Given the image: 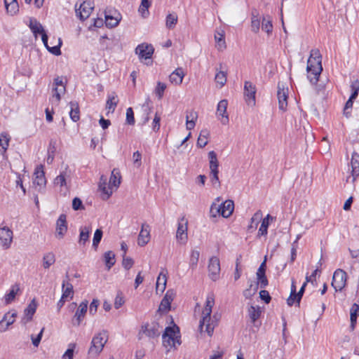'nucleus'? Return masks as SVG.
Returning a JSON list of instances; mask_svg holds the SVG:
<instances>
[{
	"mask_svg": "<svg viewBox=\"0 0 359 359\" xmlns=\"http://www.w3.org/2000/svg\"><path fill=\"white\" fill-rule=\"evenodd\" d=\"M163 344L168 348V351L171 348H176L181 344L180 330L176 325L173 327H167L162 336Z\"/></svg>",
	"mask_w": 359,
	"mask_h": 359,
	"instance_id": "obj_3",
	"label": "nucleus"
},
{
	"mask_svg": "<svg viewBox=\"0 0 359 359\" xmlns=\"http://www.w3.org/2000/svg\"><path fill=\"white\" fill-rule=\"evenodd\" d=\"M88 301L85 300L82 302L77 309L74 318H72V324L74 326H79L82 320H83L85 315L88 310Z\"/></svg>",
	"mask_w": 359,
	"mask_h": 359,
	"instance_id": "obj_15",
	"label": "nucleus"
},
{
	"mask_svg": "<svg viewBox=\"0 0 359 359\" xmlns=\"http://www.w3.org/2000/svg\"><path fill=\"white\" fill-rule=\"evenodd\" d=\"M199 256H200V252L198 250H191L190 257H189V268L191 269L192 270H194L196 269Z\"/></svg>",
	"mask_w": 359,
	"mask_h": 359,
	"instance_id": "obj_43",
	"label": "nucleus"
},
{
	"mask_svg": "<svg viewBox=\"0 0 359 359\" xmlns=\"http://www.w3.org/2000/svg\"><path fill=\"white\" fill-rule=\"evenodd\" d=\"M121 183V175L117 169H114L111 171V175L109 179V187H111V190L114 188L117 189Z\"/></svg>",
	"mask_w": 359,
	"mask_h": 359,
	"instance_id": "obj_36",
	"label": "nucleus"
},
{
	"mask_svg": "<svg viewBox=\"0 0 359 359\" xmlns=\"http://www.w3.org/2000/svg\"><path fill=\"white\" fill-rule=\"evenodd\" d=\"M248 315L251 321L255 323L260 317L261 310L259 306H250L248 309Z\"/></svg>",
	"mask_w": 359,
	"mask_h": 359,
	"instance_id": "obj_44",
	"label": "nucleus"
},
{
	"mask_svg": "<svg viewBox=\"0 0 359 359\" xmlns=\"http://www.w3.org/2000/svg\"><path fill=\"white\" fill-rule=\"evenodd\" d=\"M215 41L217 43V47L219 50H223L226 48L224 37L222 34H218V35L215 36Z\"/></svg>",
	"mask_w": 359,
	"mask_h": 359,
	"instance_id": "obj_56",
	"label": "nucleus"
},
{
	"mask_svg": "<svg viewBox=\"0 0 359 359\" xmlns=\"http://www.w3.org/2000/svg\"><path fill=\"white\" fill-rule=\"evenodd\" d=\"M69 177L66 171L60 172V174L54 179V184L55 186L64 187L67 184V178Z\"/></svg>",
	"mask_w": 359,
	"mask_h": 359,
	"instance_id": "obj_49",
	"label": "nucleus"
},
{
	"mask_svg": "<svg viewBox=\"0 0 359 359\" xmlns=\"http://www.w3.org/2000/svg\"><path fill=\"white\" fill-rule=\"evenodd\" d=\"M91 232V228L90 226H81L80 228V234H79V245H85L87 241H88L89 239V235Z\"/></svg>",
	"mask_w": 359,
	"mask_h": 359,
	"instance_id": "obj_37",
	"label": "nucleus"
},
{
	"mask_svg": "<svg viewBox=\"0 0 359 359\" xmlns=\"http://www.w3.org/2000/svg\"><path fill=\"white\" fill-rule=\"evenodd\" d=\"M219 206L221 210V215L225 218L230 217L234 210V203L231 200H226Z\"/></svg>",
	"mask_w": 359,
	"mask_h": 359,
	"instance_id": "obj_24",
	"label": "nucleus"
},
{
	"mask_svg": "<svg viewBox=\"0 0 359 359\" xmlns=\"http://www.w3.org/2000/svg\"><path fill=\"white\" fill-rule=\"evenodd\" d=\"M142 108L145 113L147 114V117L145 119V121H148L149 119V114L151 111L152 109V102L150 98L148 97H147L144 103L142 104Z\"/></svg>",
	"mask_w": 359,
	"mask_h": 359,
	"instance_id": "obj_54",
	"label": "nucleus"
},
{
	"mask_svg": "<svg viewBox=\"0 0 359 359\" xmlns=\"http://www.w3.org/2000/svg\"><path fill=\"white\" fill-rule=\"evenodd\" d=\"M102 237V231L101 229H97L94 233L93 239V246L96 248L100 243Z\"/></svg>",
	"mask_w": 359,
	"mask_h": 359,
	"instance_id": "obj_57",
	"label": "nucleus"
},
{
	"mask_svg": "<svg viewBox=\"0 0 359 359\" xmlns=\"http://www.w3.org/2000/svg\"><path fill=\"white\" fill-rule=\"evenodd\" d=\"M266 259L260 264L257 271V279L262 288H265L268 285V280L265 275Z\"/></svg>",
	"mask_w": 359,
	"mask_h": 359,
	"instance_id": "obj_23",
	"label": "nucleus"
},
{
	"mask_svg": "<svg viewBox=\"0 0 359 359\" xmlns=\"http://www.w3.org/2000/svg\"><path fill=\"white\" fill-rule=\"evenodd\" d=\"M99 188L102 191V198L103 200H107L113 193V190H111V187H109V184L107 187L106 179L104 180L103 176L101 177Z\"/></svg>",
	"mask_w": 359,
	"mask_h": 359,
	"instance_id": "obj_27",
	"label": "nucleus"
},
{
	"mask_svg": "<svg viewBox=\"0 0 359 359\" xmlns=\"http://www.w3.org/2000/svg\"><path fill=\"white\" fill-rule=\"evenodd\" d=\"M167 283V277L166 275L161 272L158 277L157 278L156 284V290L158 292V291L163 292L166 286Z\"/></svg>",
	"mask_w": 359,
	"mask_h": 359,
	"instance_id": "obj_39",
	"label": "nucleus"
},
{
	"mask_svg": "<svg viewBox=\"0 0 359 359\" xmlns=\"http://www.w3.org/2000/svg\"><path fill=\"white\" fill-rule=\"evenodd\" d=\"M121 15L115 11V15H111L107 13L105 14V23L106 25L109 27H116L120 20H121Z\"/></svg>",
	"mask_w": 359,
	"mask_h": 359,
	"instance_id": "obj_31",
	"label": "nucleus"
},
{
	"mask_svg": "<svg viewBox=\"0 0 359 359\" xmlns=\"http://www.w3.org/2000/svg\"><path fill=\"white\" fill-rule=\"evenodd\" d=\"M219 69L216 68V75L215 77V82L219 85V87L222 88L224 86L226 82V72L222 70V64L220 63L219 65Z\"/></svg>",
	"mask_w": 359,
	"mask_h": 359,
	"instance_id": "obj_28",
	"label": "nucleus"
},
{
	"mask_svg": "<svg viewBox=\"0 0 359 359\" xmlns=\"http://www.w3.org/2000/svg\"><path fill=\"white\" fill-rule=\"evenodd\" d=\"M351 167L353 177L352 182L354 183L359 177V154L355 151H353L351 156Z\"/></svg>",
	"mask_w": 359,
	"mask_h": 359,
	"instance_id": "obj_22",
	"label": "nucleus"
},
{
	"mask_svg": "<svg viewBox=\"0 0 359 359\" xmlns=\"http://www.w3.org/2000/svg\"><path fill=\"white\" fill-rule=\"evenodd\" d=\"M208 269V276L212 280L216 281L219 278L221 268L219 259L217 257L213 256L210 258Z\"/></svg>",
	"mask_w": 359,
	"mask_h": 359,
	"instance_id": "obj_8",
	"label": "nucleus"
},
{
	"mask_svg": "<svg viewBox=\"0 0 359 359\" xmlns=\"http://www.w3.org/2000/svg\"><path fill=\"white\" fill-rule=\"evenodd\" d=\"M69 106L71 109L69 111L70 118L73 121L76 122L80 118L79 104L76 102H70Z\"/></svg>",
	"mask_w": 359,
	"mask_h": 359,
	"instance_id": "obj_40",
	"label": "nucleus"
},
{
	"mask_svg": "<svg viewBox=\"0 0 359 359\" xmlns=\"http://www.w3.org/2000/svg\"><path fill=\"white\" fill-rule=\"evenodd\" d=\"M126 123L129 125L135 124V118H134V112L131 107H129L126 109Z\"/></svg>",
	"mask_w": 359,
	"mask_h": 359,
	"instance_id": "obj_59",
	"label": "nucleus"
},
{
	"mask_svg": "<svg viewBox=\"0 0 359 359\" xmlns=\"http://www.w3.org/2000/svg\"><path fill=\"white\" fill-rule=\"evenodd\" d=\"M75 344H70L69 348L62 355L63 359H73Z\"/></svg>",
	"mask_w": 359,
	"mask_h": 359,
	"instance_id": "obj_60",
	"label": "nucleus"
},
{
	"mask_svg": "<svg viewBox=\"0 0 359 359\" xmlns=\"http://www.w3.org/2000/svg\"><path fill=\"white\" fill-rule=\"evenodd\" d=\"M210 135V133L208 130H202L199 134L197 140V147L200 148L205 147L208 144V138Z\"/></svg>",
	"mask_w": 359,
	"mask_h": 359,
	"instance_id": "obj_41",
	"label": "nucleus"
},
{
	"mask_svg": "<svg viewBox=\"0 0 359 359\" xmlns=\"http://www.w3.org/2000/svg\"><path fill=\"white\" fill-rule=\"evenodd\" d=\"M210 182L215 188H220L221 182L217 175L210 174Z\"/></svg>",
	"mask_w": 359,
	"mask_h": 359,
	"instance_id": "obj_63",
	"label": "nucleus"
},
{
	"mask_svg": "<svg viewBox=\"0 0 359 359\" xmlns=\"http://www.w3.org/2000/svg\"><path fill=\"white\" fill-rule=\"evenodd\" d=\"M9 139L6 135H1L0 136V150L5 152L8 147Z\"/></svg>",
	"mask_w": 359,
	"mask_h": 359,
	"instance_id": "obj_58",
	"label": "nucleus"
},
{
	"mask_svg": "<svg viewBox=\"0 0 359 359\" xmlns=\"http://www.w3.org/2000/svg\"><path fill=\"white\" fill-rule=\"evenodd\" d=\"M177 15L175 13H170L166 16L165 25L168 29H173L177 22Z\"/></svg>",
	"mask_w": 359,
	"mask_h": 359,
	"instance_id": "obj_50",
	"label": "nucleus"
},
{
	"mask_svg": "<svg viewBox=\"0 0 359 359\" xmlns=\"http://www.w3.org/2000/svg\"><path fill=\"white\" fill-rule=\"evenodd\" d=\"M272 219L270 215H267L262 221L261 226L258 231V236H266L268 232L269 219Z\"/></svg>",
	"mask_w": 359,
	"mask_h": 359,
	"instance_id": "obj_42",
	"label": "nucleus"
},
{
	"mask_svg": "<svg viewBox=\"0 0 359 359\" xmlns=\"http://www.w3.org/2000/svg\"><path fill=\"white\" fill-rule=\"evenodd\" d=\"M67 231V224L66 215L62 214L58 217L56 222L55 236L58 239H62Z\"/></svg>",
	"mask_w": 359,
	"mask_h": 359,
	"instance_id": "obj_19",
	"label": "nucleus"
},
{
	"mask_svg": "<svg viewBox=\"0 0 359 359\" xmlns=\"http://www.w3.org/2000/svg\"><path fill=\"white\" fill-rule=\"evenodd\" d=\"M262 29L268 34H271L273 30L272 20L270 16H264L262 18Z\"/></svg>",
	"mask_w": 359,
	"mask_h": 359,
	"instance_id": "obj_45",
	"label": "nucleus"
},
{
	"mask_svg": "<svg viewBox=\"0 0 359 359\" xmlns=\"http://www.w3.org/2000/svg\"><path fill=\"white\" fill-rule=\"evenodd\" d=\"M176 238L180 244H185L187 241V221L182 217L178 222Z\"/></svg>",
	"mask_w": 359,
	"mask_h": 359,
	"instance_id": "obj_13",
	"label": "nucleus"
},
{
	"mask_svg": "<svg viewBox=\"0 0 359 359\" xmlns=\"http://www.w3.org/2000/svg\"><path fill=\"white\" fill-rule=\"evenodd\" d=\"M37 302L33 299L24 310V316L21 319V323L26 325L32 320L33 316L36 313L37 308Z\"/></svg>",
	"mask_w": 359,
	"mask_h": 359,
	"instance_id": "obj_18",
	"label": "nucleus"
},
{
	"mask_svg": "<svg viewBox=\"0 0 359 359\" xmlns=\"http://www.w3.org/2000/svg\"><path fill=\"white\" fill-rule=\"evenodd\" d=\"M108 332L107 330H102L96 334L92 339L90 346L88 350V355L91 357H97L102 351L104 345L108 341Z\"/></svg>",
	"mask_w": 359,
	"mask_h": 359,
	"instance_id": "obj_4",
	"label": "nucleus"
},
{
	"mask_svg": "<svg viewBox=\"0 0 359 359\" xmlns=\"http://www.w3.org/2000/svg\"><path fill=\"white\" fill-rule=\"evenodd\" d=\"M55 262V256L51 252H47L43 255L42 259V266L45 269L50 268Z\"/></svg>",
	"mask_w": 359,
	"mask_h": 359,
	"instance_id": "obj_38",
	"label": "nucleus"
},
{
	"mask_svg": "<svg viewBox=\"0 0 359 359\" xmlns=\"http://www.w3.org/2000/svg\"><path fill=\"white\" fill-rule=\"evenodd\" d=\"M174 292L171 290H168L161 300L158 311L161 312H168L170 309V304L174 299Z\"/></svg>",
	"mask_w": 359,
	"mask_h": 359,
	"instance_id": "obj_20",
	"label": "nucleus"
},
{
	"mask_svg": "<svg viewBox=\"0 0 359 359\" xmlns=\"http://www.w3.org/2000/svg\"><path fill=\"white\" fill-rule=\"evenodd\" d=\"M150 239V226L147 224H142L141 231L137 238V243L140 246H144Z\"/></svg>",
	"mask_w": 359,
	"mask_h": 359,
	"instance_id": "obj_21",
	"label": "nucleus"
},
{
	"mask_svg": "<svg viewBox=\"0 0 359 359\" xmlns=\"http://www.w3.org/2000/svg\"><path fill=\"white\" fill-rule=\"evenodd\" d=\"M351 89L352 91L351 95V98H356L359 93V81L358 79H355L351 82Z\"/></svg>",
	"mask_w": 359,
	"mask_h": 359,
	"instance_id": "obj_55",
	"label": "nucleus"
},
{
	"mask_svg": "<svg viewBox=\"0 0 359 359\" xmlns=\"http://www.w3.org/2000/svg\"><path fill=\"white\" fill-rule=\"evenodd\" d=\"M198 118V113L194 110H190L187 111L186 116V128L187 130H191L194 128L196 126V121Z\"/></svg>",
	"mask_w": 359,
	"mask_h": 359,
	"instance_id": "obj_26",
	"label": "nucleus"
},
{
	"mask_svg": "<svg viewBox=\"0 0 359 359\" xmlns=\"http://www.w3.org/2000/svg\"><path fill=\"white\" fill-rule=\"evenodd\" d=\"M166 87L167 86L165 83L160 81L157 82V85L155 88L154 93L159 100H161L163 97Z\"/></svg>",
	"mask_w": 359,
	"mask_h": 359,
	"instance_id": "obj_53",
	"label": "nucleus"
},
{
	"mask_svg": "<svg viewBox=\"0 0 359 359\" xmlns=\"http://www.w3.org/2000/svg\"><path fill=\"white\" fill-rule=\"evenodd\" d=\"M347 274L340 269H337L332 276V286L336 292L341 291L346 284Z\"/></svg>",
	"mask_w": 359,
	"mask_h": 359,
	"instance_id": "obj_7",
	"label": "nucleus"
},
{
	"mask_svg": "<svg viewBox=\"0 0 359 359\" xmlns=\"http://www.w3.org/2000/svg\"><path fill=\"white\" fill-rule=\"evenodd\" d=\"M29 27L36 37L38 34L43 35L46 33L42 25L35 19H30Z\"/></svg>",
	"mask_w": 359,
	"mask_h": 359,
	"instance_id": "obj_33",
	"label": "nucleus"
},
{
	"mask_svg": "<svg viewBox=\"0 0 359 359\" xmlns=\"http://www.w3.org/2000/svg\"><path fill=\"white\" fill-rule=\"evenodd\" d=\"M118 103L117 97L115 95H109L107 100L106 109L109 112H114Z\"/></svg>",
	"mask_w": 359,
	"mask_h": 359,
	"instance_id": "obj_48",
	"label": "nucleus"
},
{
	"mask_svg": "<svg viewBox=\"0 0 359 359\" xmlns=\"http://www.w3.org/2000/svg\"><path fill=\"white\" fill-rule=\"evenodd\" d=\"M134 261L130 257H126V256L123 255V262L122 265L123 268L126 270H129L133 266Z\"/></svg>",
	"mask_w": 359,
	"mask_h": 359,
	"instance_id": "obj_62",
	"label": "nucleus"
},
{
	"mask_svg": "<svg viewBox=\"0 0 359 359\" xmlns=\"http://www.w3.org/2000/svg\"><path fill=\"white\" fill-rule=\"evenodd\" d=\"M160 326L157 323H152L151 324H145L141 327L138 334L139 339H142L144 336L149 338H156L161 334Z\"/></svg>",
	"mask_w": 359,
	"mask_h": 359,
	"instance_id": "obj_5",
	"label": "nucleus"
},
{
	"mask_svg": "<svg viewBox=\"0 0 359 359\" xmlns=\"http://www.w3.org/2000/svg\"><path fill=\"white\" fill-rule=\"evenodd\" d=\"M228 101L222 100L219 102L217 107L216 116L223 125L228 124L229 121V115L226 112Z\"/></svg>",
	"mask_w": 359,
	"mask_h": 359,
	"instance_id": "obj_12",
	"label": "nucleus"
},
{
	"mask_svg": "<svg viewBox=\"0 0 359 359\" xmlns=\"http://www.w3.org/2000/svg\"><path fill=\"white\" fill-rule=\"evenodd\" d=\"M260 28V19L258 15H255L254 13L252 14L251 18V29L255 33H258Z\"/></svg>",
	"mask_w": 359,
	"mask_h": 359,
	"instance_id": "obj_51",
	"label": "nucleus"
},
{
	"mask_svg": "<svg viewBox=\"0 0 359 359\" xmlns=\"http://www.w3.org/2000/svg\"><path fill=\"white\" fill-rule=\"evenodd\" d=\"M277 97L278 100V108L280 110L286 111L287 106L288 88L285 83L279 82L278 83Z\"/></svg>",
	"mask_w": 359,
	"mask_h": 359,
	"instance_id": "obj_10",
	"label": "nucleus"
},
{
	"mask_svg": "<svg viewBox=\"0 0 359 359\" xmlns=\"http://www.w3.org/2000/svg\"><path fill=\"white\" fill-rule=\"evenodd\" d=\"M359 316V305L354 303L350 309V329L351 331L354 330L357 322V318Z\"/></svg>",
	"mask_w": 359,
	"mask_h": 359,
	"instance_id": "obj_29",
	"label": "nucleus"
},
{
	"mask_svg": "<svg viewBox=\"0 0 359 359\" xmlns=\"http://www.w3.org/2000/svg\"><path fill=\"white\" fill-rule=\"evenodd\" d=\"M106 266L109 270L115 264V255L112 251H107L104 255Z\"/></svg>",
	"mask_w": 359,
	"mask_h": 359,
	"instance_id": "obj_47",
	"label": "nucleus"
},
{
	"mask_svg": "<svg viewBox=\"0 0 359 359\" xmlns=\"http://www.w3.org/2000/svg\"><path fill=\"white\" fill-rule=\"evenodd\" d=\"M20 288L18 285H14L11 287L9 292L4 297L6 304H9L14 300Z\"/></svg>",
	"mask_w": 359,
	"mask_h": 359,
	"instance_id": "obj_46",
	"label": "nucleus"
},
{
	"mask_svg": "<svg viewBox=\"0 0 359 359\" xmlns=\"http://www.w3.org/2000/svg\"><path fill=\"white\" fill-rule=\"evenodd\" d=\"M184 76V72L183 69L179 67L170 74L169 80L174 85H180L182 83Z\"/></svg>",
	"mask_w": 359,
	"mask_h": 359,
	"instance_id": "obj_25",
	"label": "nucleus"
},
{
	"mask_svg": "<svg viewBox=\"0 0 359 359\" xmlns=\"http://www.w3.org/2000/svg\"><path fill=\"white\" fill-rule=\"evenodd\" d=\"M215 305V295L210 292L206 297L205 307L202 311L201 319L199 323L201 332L205 331L209 336H212L215 327L217 325L219 316L217 313L211 316L212 309Z\"/></svg>",
	"mask_w": 359,
	"mask_h": 359,
	"instance_id": "obj_1",
	"label": "nucleus"
},
{
	"mask_svg": "<svg viewBox=\"0 0 359 359\" xmlns=\"http://www.w3.org/2000/svg\"><path fill=\"white\" fill-rule=\"evenodd\" d=\"M34 175L33 185L35 189L38 192L43 193L46 189V180L42 165L36 167Z\"/></svg>",
	"mask_w": 359,
	"mask_h": 359,
	"instance_id": "obj_6",
	"label": "nucleus"
},
{
	"mask_svg": "<svg viewBox=\"0 0 359 359\" xmlns=\"http://www.w3.org/2000/svg\"><path fill=\"white\" fill-rule=\"evenodd\" d=\"M65 86H53V97L51 102L53 104H58L61 100V95L65 92Z\"/></svg>",
	"mask_w": 359,
	"mask_h": 359,
	"instance_id": "obj_35",
	"label": "nucleus"
},
{
	"mask_svg": "<svg viewBox=\"0 0 359 359\" xmlns=\"http://www.w3.org/2000/svg\"><path fill=\"white\" fill-rule=\"evenodd\" d=\"M62 299H72L74 296V290H73V285L65 280H63L62 285Z\"/></svg>",
	"mask_w": 359,
	"mask_h": 359,
	"instance_id": "obj_30",
	"label": "nucleus"
},
{
	"mask_svg": "<svg viewBox=\"0 0 359 359\" xmlns=\"http://www.w3.org/2000/svg\"><path fill=\"white\" fill-rule=\"evenodd\" d=\"M94 8L93 3L90 1H85L79 6V8H77V5L75 6V11L77 17L82 21L87 19L92 11Z\"/></svg>",
	"mask_w": 359,
	"mask_h": 359,
	"instance_id": "obj_11",
	"label": "nucleus"
},
{
	"mask_svg": "<svg viewBox=\"0 0 359 359\" xmlns=\"http://www.w3.org/2000/svg\"><path fill=\"white\" fill-rule=\"evenodd\" d=\"M154 48L151 44L142 43L139 44L135 50V53L138 55L140 60H150L154 54Z\"/></svg>",
	"mask_w": 359,
	"mask_h": 359,
	"instance_id": "obj_9",
	"label": "nucleus"
},
{
	"mask_svg": "<svg viewBox=\"0 0 359 359\" xmlns=\"http://www.w3.org/2000/svg\"><path fill=\"white\" fill-rule=\"evenodd\" d=\"M4 4L7 13L11 15H14L19 11L17 0H4Z\"/></svg>",
	"mask_w": 359,
	"mask_h": 359,
	"instance_id": "obj_34",
	"label": "nucleus"
},
{
	"mask_svg": "<svg viewBox=\"0 0 359 359\" xmlns=\"http://www.w3.org/2000/svg\"><path fill=\"white\" fill-rule=\"evenodd\" d=\"M72 208L75 210L84 209L81 200L77 197L73 199Z\"/></svg>",
	"mask_w": 359,
	"mask_h": 359,
	"instance_id": "obj_64",
	"label": "nucleus"
},
{
	"mask_svg": "<svg viewBox=\"0 0 359 359\" xmlns=\"http://www.w3.org/2000/svg\"><path fill=\"white\" fill-rule=\"evenodd\" d=\"M210 168H219V161L217 160V154L214 151L208 153Z\"/></svg>",
	"mask_w": 359,
	"mask_h": 359,
	"instance_id": "obj_52",
	"label": "nucleus"
},
{
	"mask_svg": "<svg viewBox=\"0 0 359 359\" xmlns=\"http://www.w3.org/2000/svg\"><path fill=\"white\" fill-rule=\"evenodd\" d=\"M307 77L312 84H316L323 70L321 65V55L318 49L311 51L310 57L307 61Z\"/></svg>",
	"mask_w": 359,
	"mask_h": 359,
	"instance_id": "obj_2",
	"label": "nucleus"
},
{
	"mask_svg": "<svg viewBox=\"0 0 359 359\" xmlns=\"http://www.w3.org/2000/svg\"><path fill=\"white\" fill-rule=\"evenodd\" d=\"M41 40H42L44 46H46V48L49 50V52H50L51 53H53L55 55H60V53H61L60 46H61L62 42L60 39H59L58 45L54 46L52 47H50L48 45V35L46 34V33H45V34L43 33V35H41Z\"/></svg>",
	"mask_w": 359,
	"mask_h": 359,
	"instance_id": "obj_32",
	"label": "nucleus"
},
{
	"mask_svg": "<svg viewBox=\"0 0 359 359\" xmlns=\"http://www.w3.org/2000/svg\"><path fill=\"white\" fill-rule=\"evenodd\" d=\"M16 316L17 312L15 311L5 313L1 320H0V332H4L7 330L14 323Z\"/></svg>",
	"mask_w": 359,
	"mask_h": 359,
	"instance_id": "obj_17",
	"label": "nucleus"
},
{
	"mask_svg": "<svg viewBox=\"0 0 359 359\" xmlns=\"http://www.w3.org/2000/svg\"><path fill=\"white\" fill-rule=\"evenodd\" d=\"M13 231L8 227L0 228V242L4 249H8L13 241Z\"/></svg>",
	"mask_w": 359,
	"mask_h": 359,
	"instance_id": "obj_14",
	"label": "nucleus"
},
{
	"mask_svg": "<svg viewBox=\"0 0 359 359\" xmlns=\"http://www.w3.org/2000/svg\"><path fill=\"white\" fill-rule=\"evenodd\" d=\"M296 285L294 281L292 282L291 285V292L290 297L287 299V303L289 306H292L294 304V298H292V295H296Z\"/></svg>",
	"mask_w": 359,
	"mask_h": 359,
	"instance_id": "obj_61",
	"label": "nucleus"
},
{
	"mask_svg": "<svg viewBox=\"0 0 359 359\" xmlns=\"http://www.w3.org/2000/svg\"><path fill=\"white\" fill-rule=\"evenodd\" d=\"M255 86L251 82L245 81L244 83V95L248 105L255 104Z\"/></svg>",
	"mask_w": 359,
	"mask_h": 359,
	"instance_id": "obj_16",
	"label": "nucleus"
}]
</instances>
